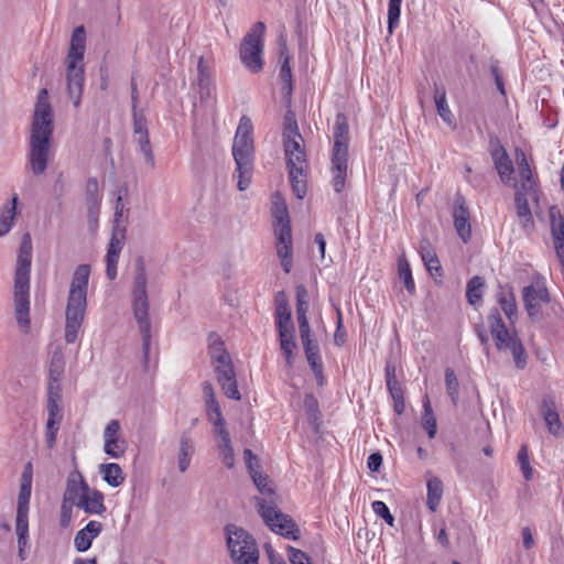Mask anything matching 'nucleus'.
I'll list each match as a JSON object with an SVG mask.
<instances>
[{
	"label": "nucleus",
	"instance_id": "nucleus-3",
	"mask_svg": "<svg viewBox=\"0 0 564 564\" xmlns=\"http://www.w3.org/2000/svg\"><path fill=\"white\" fill-rule=\"evenodd\" d=\"M32 261V242L29 234L22 238L17 259L14 276V307L19 326L30 327V271Z\"/></svg>",
	"mask_w": 564,
	"mask_h": 564
},
{
	"label": "nucleus",
	"instance_id": "nucleus-27",
	"mask_svg": "<svg viewBox=\"0 0 564 564\" xmlns=\"http://www.w3.org/2000/svg\"><path fill=\"white\" fill-rule=\"evenodd\" d=\"M195 454V445L188 432H183L180 436V446L177 451V467L181 473H185Z\"/></svg>",
	"mask_w": 564,
	"mask_h": 564
},
{
	"label": "nucleus",
	"instance_id": "nucleus-13",
	"mask_svg": "<svg viewBox=\"0 0 564 564\" xmlns=\"http://www.w3.org/2000/svg\"><path fill=\"white\" fill-rule=\"evenodd\" d=\"M123 212L124 204L122 202V196L119 195L115 205L112 234L106 254V275L109 280H115L117 276V264L121 250L124 246L126 227L120 225L121 218L123 217Z\"/></svg>",
	"mask_w": 564,
	"mask_h": 564
},
{
	"label": "nucleus",
	"instance_id": "nucleus-32",
	"mask_svg": "<svg viewBox=\"0 0 564 564\" xmlns=\"http://www.w3.org/2000/svg\"><path fill=\"white\" fill-rule=\"evenodd\" d=\"M99 474L102 479L111 487H119L123 484L126 475L117 463H106L99 466Z\"/></svg>",
	"mask_w": 564,
	"mask_h": 564
},
{
	"label": "nucleus",
	"instance_id": "nucleus-9",
	"mask_svg": "<svg viewBox=\"0 0 564 564\" xmlns=\"http://www.w3.org/2000/svg\"><path fill=\"white\" fill-rule=\"evenodd\" d=\"M487 322L497 349L509 350L512 354L517 368L523 369L527 365L524 347L516 332L508 329L498 308L490 311Z\"/></svg>",
	"mask_w": 564,
	"mask_h": 564
},
{
	"label": "nucleus",
	"instance_id": "nucleus-53",
	"mask_svg": "<svg viewBox=\"0 0 564 564\" xmlns=\"http://www.w3.org/2000/svg\"><path fill=\"white\" fill-rule=\"evenodd\" d=\"M15 532L18 536L19 556L22 561L25 560L24 549L28 545L29 538V523L15 522Z\"/></svg>",
	"mask_w": 564,
	"mask_h": 564
},
{
	"label": "nucleus",
	"instance_id": "nucleus-36",
	"mask_svg": "<svg viewBox=\"0 0 564 564\" xmlns=\"http://www.w3.org/2000/svg\"><path fill=\"white\" fill-rule=\"evenodd\" d=\"M304 352L306 356V360L314 372L318 384H323L324 376H323V362L319 355V346L318 344L305 346Z\"/></svg>",
	"mask_w": 564,
	"mask_h": 564
},
{
	"label": "nucleus",
	"instance_id": "nucleus-24",
	"mask_svg": "<svg viewBox=\"0 0 564 564\" xmlns=\"http://www.w3.org/2000/svg\"><path fill=\"white\" fill-rule=\"evenodd\" d=\"M491 156L500 180L502 183L509 184L514 172L513 164L509 154L505 148L498 145L491 151Z\"/></svg>",
	"mask_w": 564,
	"mask_h": 564
},
{
	"label": "nucleus",
	"instance_id": "nucleus-44",
	"mask_svg": "<svg viewBox=\"0 0 564 564\" xmlns=\"http://www.w3.org/2000/svg\"><path fill=\"white\" fill-rule=\"evenodd\" d=\"M17 204L18 196L14 195L11 200L10 207L6 210V213L0 217V237L10 231L13 220L17 215Z\"/></svg>",
	"mask_w": 564,
	"mask_h": 564
},
{
	"label": "nucleus",
	"instance_id": "nucleus-6",
	"mask_svg": "<svg viewBox=\"0 0 564 564\" xmlns=\"http://www.w3.org/2000/svg\"><path fill=\"white\" fill-rule=\"evenodd\" d=\"M289 178L293 194L303 199L307 192V163L302 135L300 133L283 137Z\"/></svg>",
	"mask_w": 564,
	"mask_h": 564
},
{
	"label": "nucleus",
	"instance_id": "nucleus-10",
	"mask_svg": "<svg viewBox=\"0 0 564 564\" xmlns=\"http://www.w3.org/2000/svg\"><path fill=\"white\" fill-rule=\"evenodd\" d=\"M227 549L234 564H258L259 549L253 536L236 524L225 527Z\"/></svg>",
	"mask_w": 564,
	"mask_h": 564
},
{
	"label": "nucleus",
	"instance_id": "nucleus-19",
	"mask_svg": "<svg viewBox=\"0 0 564 564\" xmlns=\"http://www.w3.org/2000/svg\"><path fill=\"white\" fill-rule=\"evenodd\" d=\"M516 160L520 178V185L517 187V191L538 193L536 178L529 165L525 153L521 149L516 150Z\"/></svg>",
	"mask_w": 564,
	"mask_h": 564
},
{
	"label": "nucleus",
	"instance_id": "nucleus-43",
	"mask_svg": "<svg viewBox=\"0 0 564 564\" xmlns=\"http://www.w3.org/2000/svg\"><path fill=\"white\" fill-rule=\"evenodd\" d=\"M310 310L308 293L304 285L296 286V317L299 319L307 318Z\"/></svg>",
	"mask_w": 564,
	"mask_h": 564
},
{
	"label": "nucleus",
	"instance_id": "nucleus-22",
	"mask_svg": "<svg viewBox=\"0 0 564 564\" xmlns=\"http://www.w3.org/2000/svg\"><path fill=\"white\" fill-rule=\"evenodd\" d=\"M348 145H349V127H348L347 118L344 113H338L336 116L335 126H334V143H333V148H332V153L348 154Z\"/></svg>",
	"mask_w": 564,
	"mask_h": 564
},
{
	"label": "nucleus",
	"instance_id": "nucleus-12",
	"mask_svg": "<svg viewBox=\"0 0 564 564\" xmlns=\"http://www.w3.org/2000/svg\"><path fill=\"white\" fill-rule=\"evenodd\" d=\"M257 503L261 518L271 531L291 540L300 538V530L294 521L276 508L272 498L269 501L257 498Z\"/></svg>",
	"mask_w": 564,
	"mask_h": 564
},
{
	"label": "nucleus",
	"instance_id": "nucleus-62",
	"mask_svg": "<svg viewBox=\"0 0 564 564\" xmlns=\"http://www.w3.org/2000/svg\"><path fill=\"white\" fill-rule=\"evenodd\" d=\"M293 133H300L297 129V123L294 117V113L289 111L286 112L284 117V132L283 137H286V134H293Z\"/></svg>",
	"mask_w": 564,
	"mask_h": 564
},
{
	"label": "nucleus",
	"instance_id": "nucleus-28",
	"mask_svg": "<svg viewBox=\"0 0 564 564\" xmlns=\"http://www.w3.org/2000/svg\"><path fill=\"white\" fill-rule=\"evenodd\" d=\"M536 193H529L523 191H516L514 202L517 215L524 229L532 228L534 223L529 207L528 197H534Z\"/></svg>",
	"mask_w": 564,
	"mask_h": 564
},
{
	"label": "nucleus",
	"instance_id": "nucleus-20",
	"mask_svg": "<svg viewBox=\"0 0 564 564\" xmlns=\"http://www.w3.org/2000/svg\"><path fill=\"white\" fill-rule=\"evenodd\" d=\"M348 170V154L332 153L330 156V184L336 193L345 188Z\"/></svg>",
	"mask_w": 564,
	"mask_h": 564
},
{
	"label": "nucleus",
	"instance_id": "nucleus-38",
	"mask_svg": "<svg viewBox=\"0 0 564 564\" xmlns=\"http://www.w3.org/2000/svg\"><path fill=\"white\" fill-rule=\"evenodd\" d=\"M485 281L482 278L473 276L467 283L466 297L470 305L478 306L482 302Z\"/></svg>",
	"mask_w": 564,
	"mask_h": 564
},
{
	"label": "nucleus",
	"instance_id": "nucleus-56",
	"mask_svg": "<svg viewBox=\"0 0 564 564\" xmlns=\"http://www.w3.org/2000/svg\"><path fill=\"white\" fill-rule=\"evenodd\" d=\"M61 422L47 420L45 429V444L47 448H53L56 443L57 433L59 430Z\"/></svg>",
	"mask_w": 564,
	"mask_h": 564
},
{
	"label": "nucleus",
	"instance_id": "nucleus-26",
	"mask_svg": "<svg viewBox=\"0 0 564 564\" xmlns=\"http://www.w3.org/2000/svg\"><path fill=\"white\" fill-rule=\"evenodd\" d=\"M541 411L549 432L554 436L561 435L563 425L552 398H543Z\"/></svg>",
	"mask_w": 564,
	"mask_h": 564
},
{
	"label": "nucleus",
	"instance_id": "nucleus-47",
	"mask_svg": "<svg viewBox=\"0 0 564 564\" xmlns=\"http://www.w3.org/2000/svg\"><path fill=\"white\" fill-rule=\"evenodd\" d=\"M276 254L285 273H290L293 267V245H275Z\"/></svg>",
	"mask_w": 564,
	"mask_h": 564
},
{
	"label": "nucleus",
	"instance_id": "nucleus-48",
	"mask_svg": "<svg viewBox=\"0 0 564 564\" xmlns=\"http://www.w3.org/2000/svg\"><path fill=\"white\" fill-rule=\"evenodd\" d=\"M517 460L520 467V470L525 480H531L533 478V468L530 464L529 459V449L527 445H522L518 452Z\"/></svg>",
	"mask_w": 564,
	"mask_h": 564
},
{
	"label": "nucleus",
	"instance_id": "nucleus-60",
	"mask_svg": "<svg viewBox=\"0 0 564 564\" xmlns=\"http://www.w3.org/2000/svg\"><path fill=\"white\" fill-rule=\"evenodd\" d=\"M205 403H206L207 415H208L209 421H212L214 423V421H220L224 419L219 403L216 400V398H214L213 401H210V400L205 401Z\"/></svg>",
	"mask_w": 564,
	"mask_h": 564
},
{
	"label": "nucleus",
	"instance_id": "nucleus-37",
	"mask_svg": "<svg viewBox=\"0 0 564 564\" xmlns=\"http://www.w3.org/2000/svg\"><path fill=\"white\" fill-rule=\"evenodd\" d=\"M434 101L436 106L437 113L442 118L444 122L447 124L453 123V113L448 107L447 100H446V91L444 87L435 85L434 88Z\"/></svg>",
	"mask_w": 564,
	"mask_h": 564
},
{
	"label": "nucleus",
	"instance_id": "nucleus-40",
	"mask_svg": "<svg viewBox=\"0 0 564 564\" xmlns=\"http://www.w3.org/2000/svg\"><path fill=\"white\" fill-rule=\"evenodd\" d=\"M422 426L427 432L430 438L435 437L437 432L436 417L433 413L432 405L427 395L423 399Z\"/></svg>",
	"mask_w": 564,
	"mask_h": 564
},
{
	"label": "nucleus",
	"instance_id": "nucleus-29",
	"mask_svg": "<svg viewBox=\"0 0 564 564\" xmlns=\"http://www.w3.org/2000/svg\"><path fill=\"white\" fill-rule=\"evenodd\" d=\"M420 254L424 265L426 267V270L432 275H442L441 262L429 240L421 241Z\"/></svg>",
	"mask_w": 564,
	"mask_h": 564
},
{
	"label": "nucleus",
	"instance_id": "nucleus-21",
	"mask_svg": "<svg viewBox=\"0 0 564 564\" xmlns=\"http://www.w3.org/2000/svg\"><path fill=\"white\" fill-rule=\"evenodd\" d=\"M104 494L95 488H89L80 499L75 501V506L83 509L88 514H102L106 511Z\"/></svg>",
	"mask_w": 564,
	"mask_h": 564
},
{
	"label": "nucleus",
	"instance_id": "nucleus-7",
	"mask_svg": "<svg viewBox=\"0 0 564 564\" xmlns=\"http://www.w3.org/2000/svg\"><path fill=\"white\" fill-rule=\"evenodd\" d=\"M133 316L142 337V350L145 362L151 345V321L149 316V299L147 293V275L143 267H139L132 288Z\"/></svg>",
	"mask_w": 564,
	"mask_h": 564
},
{
	"label": "nucleus",
	"instance_id": "nucleus-57",
	"mask_svg": "<svg viewBox=\"0 0 564 564\" xmlns=\"http://www.w3.org/2000/svg\"><path fill=\"white\" fill-rule=\"evenodd\" d=\"M387 387L393 400H399L403 397V392L394 378V375L390 371L389 367L386 369Z\"/></svg>",
	"mask_w": 564,
	"mask_h": 564
},
{
	"label": "nucleus",
	"instance_id": "nucleus-23",
	"mask_svg": "<svg viewBox=\"0 0 564 564\" xmlns=\"http://www.w3.org/2000/svg\"><path fill=\"white\" fill-rule=\"evenodd\" d=\"M102 524L91 520L80 529L74 538V546L78 552H86L90 549L93 541L101 533Z\"/></svg>",
	"mask_w": 564,
	"mask_h": 564
},
{
	"label": "nucleus",
	"instance_id": "nucleus-31",
	"mask_svg": "<svg viewBox=\"0 0 564 564\" xmlns=\"http://www.w3.org/2000/svg\"><path fill=\"white\" fill-rule=\"evenodd\" d=\"M275 324L278 332H294V325L292 323L291 310L288 302L284 299L276 300L275 307Z\"/></svg>",
	"mask_w": 564,
	"mask_h": 564
},
{
	"label": "nucleus",
	"instance_id": "nucleus-50",
	"mask_svg": "<svg viewBox=\"0 0 564 564\" xmlns=\"http://www.w3.org/2000/svg\"><path fill=\"white\" fill-rule=\"evenodd\" d=\"M445 384L447 393L454 404L457 403L459 393V383L453 369L447 368L445 370Z\"/></svg>",
	"mask_w": 564,
	"mask_h": 564
},
{
	"label": "nucleus",
	"instance_id": "nucleus-49",
	"mask_svg": "<svg viewBox=\"0 0 564 564\" xmlns=\"http://www.w3.org/2000/svg\"><path fill=\"white\" fill-rule=\"evenodd\" d=\"M279 77L281 83L283 84L282 90L286 95H291L293 85H292V70L290 66V56H285L284 61L281 64Z\"/></svg>",
	"mask_w": 564,
	"mask_h": 564
},
{
	"label": "nucleus",
	"instance_id": "nucleus-59",
	"mask_svg": "<svg viewBox=\"0 0 564 564\" xmlns=\"http://www.w3.org/2000/svg\"><path fill=\"white\" fill-rule=\"evenodd\" d=\"M276 245H292V232L290 225L274 227Z\"/></svg>",
	"mask_w": 564,
	"mask_h": 564
},
{
	"label": "nucleus",
	"instance_id": "nucleus-39",
	"mask_svg": "<svg viewBox=\"0 0 564 564\" xmlns=\"http://www.w3.org/2000/svg\"><path fill=\"white\" fill-rule=\"evenodd\" d=\"M280 348L289 367L293 366L294 350L296 343L294 340V332L279 333Z\"/></svg>",
	"mask_w": 564,
	"mask_h": 564
},
{
	"label": "nucleus",
	"instance_id": "nucleus-5",
	"mask_svg": "<svg viewBox=\"0 0 564 564\" xmlns=\"http://www.w3.org/2000/svg\"><path fill=\"white\" fill-rule=\"evenodd\" d=\"M86 32L84 26H77L73 31L67 54V90L69 98L77 108L80 105L84 86V53Z\"/></svg>",
	"mask_w": 564,
	"mask_h": 564
},
{
	"label": "nucleus",
	"instance_id": "nucleus-64",
	"mask_svg": "<svg viewBox=\"0 0 564 564\" xmlns=\"http://www.w3.org/2000/svg\"><path fill=\"white\" fill-rule=\"evenodd\" d=\"M213 424L215 426L216 435L219 436L220 438L219 443L230 442V435L228 430L226 429L225 420L223 419L220 421H214Z\"/></svg>",
	"mask_w": 564,
	"mask_h": 564
},
{
	"label": "nucleus",
	"instance_id": "nucleus-51",
	"mask_svg": "<svg viewBox=\"0 0 564 564\" xmlns=\"http://www.w3.org/2000/svg\"><path fill=\"white\" fill-rule=\"evenodd\" d=\"M65 361L61 351H54L50 364V380H61Z\"/></svg>",
	"mask_w": 564,
	"mask_h": 564
},
{
	"label": "nucleus",
	"instance_id": "nucleus-1",
	"mask_svg": "<svg viewBox=\"0 0 564 564\" xmlns=\"http://www.w3.org/2000/svg\"><path fill=\"white\" fill-rule=\"evenodd\" d=\"M53 134V111L46 88L37 94L30 135V165L36 175L43 174L47 166L51 139Z\"/></svg>",
	"mask_w": 564,
	"mask_h": 564
},
{
	"label": "nucleus",
	"instance_id": "nucleus-41",
	"mask_svg": "<svg viewBox=\"0 0 564 564\" xmlns=\"http://www.w3.org/2000/svg\"><path fill=\"white\" fill-rule=\"evenodd\" d=\"M398 272L399 278L403 281L405 289L409 293H414L415 283L412 276V271L409 264V261L404 256L400 257L398 260Z\"/></svg>",
	"mask_w": 564,
	"mask_h": 564
},
{
	"label": "nucleus",
	"instance_id": "nucleus-63",
	"mask_svg": "<svg viewBox=\"0 0 564 564\" xmlns=\"http://www.w3.org/2000/svg\"><path fill=\"white\" fill-rule=\"evenodd\" d=\"M59 402L61 401L47 400V420L62 421Z\"/></svg>",
	"mask_w": 564,
	"mask_h": 564
},
{
	"label": "nucleus",
	"instance_id": "nucleus-8",
	"mask_svg": "<svg viewBox=\"0 0 564 564\" xmlns=\"http://www.w3.org/2000/svg\"><path fill=\"white\" fill-rule=\"evenodd\" d=\"M208 350L217 381L224 393L229 399L240 400L241 395L236 381V372L231 358L224 347V341L218 336H210Z\"/></svg>",
	"mask_w": 564,
	"mask_h": 564
},
{
	"label": "nucleus",
	"instance_id": "nucleus-4",
	"mask_svg": "<svg viewBox=\"0 0 564 564\" xmlns=\"http://www.w3.org/2000/svg\"><path fill=\"white\" fill-rule=\"evenodd\" d=\"M252 132L253 124L251 119L242 116L239 120L232 144V156L239 176V191H246L251 183L254 160Z\"/></svg>",
	"mask_w": 564,
	"mask_h": 564
},
{
	"label": "nucleus",
	"instance_id": "nucleus-58",
	"mask_svg": "<svg viewBox=\"0 0 564 564\" xmlns=\"http://www.w3.org/2000/svg\"><path fill=\"white\" fill-rule=\"evenodd\" d=\"M372 510L378 517L382 518L389 525H393L394 518L390 513L388 506L383 501H373Z\"/></svg>",
	"mask_w": 564,
	"mask_h": 564
},
{
	"label": "nucleus",
	"instance_id": "nucleus-16",
	"mask_svg": "<svg viewBox=\"0 0 564 564\" xmlns=\"http://www.w3.org/2000/svg\"><path fill=\"white\" fill-rule=\"evenodd\" d=\"M32 490V465L29 463L21 476L15 522L29 523V505Z\"/></svg>",
	"mask_w": 564,
	"mask_h": 564
},
{
	"label": "nucleus",
	"instance_id": "nucleus-54",
	"mask_svg": "<svg viewBox=\"0 0 564 564\" xmlns=\"http://www.w3.org/2000/svg\"><path fill=\"white\" fill-rule=\"evenodd\" d=\"M297 323L300 338L303 347L318 344L317 340L312 335L308 318L299 319Z\"/></svg>",
	"mask_w": 564,
	"mask_h": 564
},
{
	"label": "nucleus",
	"instance_id": "nucleus-33",
	"mask_svg": "<svg viewBox=\"0 0 564 564\" xmlns=\"http://www.w3.org/2000/svg\"><path fill=\"white\" fill-rule=\"evenodd\" d=\"M89 488L79 473L70 474L67 479L65 499L72 500L75 503Z\"/></svg>",
	"mask_w": 564,
	"mask_h": 564
},
{
	"label": "nucleus",
	"instance_id": "nucleus-30",
	"mask_svg": "<svg viewBox=\"0 0 564 564\" xmlns=\"http://www.w3.org/2000/svg\"><path fill=\"white\" fill-rule=\"evenodd\" d=\"M550 221L554 249L564 250V217L556 207L550 209Z\"/></svg>",
	"mask_w": 564,
	"mask_h": 564
},
{
	"label": "nucleus",
	"instance_id": "nucleus-15",
	"mask_svg": "<svg viewBox=\"0 0 564 564\" xmlns=\"http://www.w3.org/2000/svg\"><path fill=\"white\" fill-rule=\"evenodd\" d=\"M104 452L111 458H120L124 455L127 443L121 433V424L118 420H110L102 432Z\"/></svg>",
	"mask_w": 564,
	"mask_h": 564
},
{
	"label": "nucleus",
	"instance_id": "nucleus-18",
	"mask_svg": "<svg viewBox=\"0 0 564 564\" xmlns=\"http://www.w3.org/2000/svg\"><path fill=\"white\" fill-rule=\"evenodd\" d=\"M454 226L464 242H467L471 236V229L469 224V212L466 206L465 198L457 196L454 202Z\"/></svg>",
	"mask_w": 564,
	"mask_h": 564
},
{
	"label": "nucleus",
	"instance_id": "nucleus-61",
	"mask_svg": "<svg viewBox=\"0 0 564 564\" xmlns=\"http://www.w3.org/2000/svg\"><path fill=\"white\" fill-rule=\"evenodd\" d=\"M289 557L292 564H311L308 556L295 547L289 546Z\"/></svg>",
	"mask_w": 564,
	"mask_h": 564
},
{
	"label": "nucleus",
	"instance_id": "nucleus-46",
	"mask_svg": "<svg viewBox=\"0 0 564 564\" xmlns=\"http://www.w3.org/2000/svg\"><path fill=\"white\" fill-rule=\"evenodd\" d=\"M86 199L89 207V213L93 208L97 207L100 202L99 184L96 178H89L85 186Z\"/></svg>",
	"mask_w": 564,
	"mask_h": 564
},
{
	"label": "nucleus",
	"instance_id": "nucleus-55",
	"mask_svg": "<svg viewBox=\"0 0 564 564\" xmlns=\"http://www.w3.org/2000/svg\"><path fill=\"white\" fill-rule=\"evenodd\" d=\"M218 451H219L221 460L226 465V467L232 468L235 466V455H234V448L231 446V441L225 442V443H218Z\"/></svg>",
	"mask_w": 564,
	"mask_h": 564
},
{
	"label": "nucleus",
	"instance_id": "nucleus-17",
	"mask_svg": "<svg viewBox=\"0 0 564 564\" xmlns=\"http://www.w3.org/2000/svg\"><path fill=\"white\" fill-rule=\"evenodd\" d=\"M197 86L199 100L204 105L216 104V89L208 72V67L205 65L204 58L199 57L197 63Z\"/></svg>",
	"mask_w": 564,
	"mask_h": 564
},
{
	"label": "nucleus",
	"instance_id": "nucleus-11",
	"mask_svg": "<svg viewBox=\"0 0 564 564\" xmlns=\"http://www.w3.org/2000/svg\"><path fill=\"white\" fill-rule=\"evenodd\" d=\"M265 32V25L263 22H257L243 36L239 57L241 64L251 73H259L264 65L263 62V36Z\"/></svg>",
	"mask_w": 564,
	"mask_h": 564
},
{
	"label": "nucleus",
	"instance_id": "nucleus-35",
	"mask_svg": "<svg viewBox=\"0 0 564 564\" xmlns=\"http://www.w3.org/2000/svg\"><path fill=\"white\" fill-rule=\"evenodd\" d=\"M498 303L510 324L513 325L518 317V307L513 292L510 290L501 291L498 295Z\"/></svg>",
	"mask_w": 564,
	"mask_h": 564
},
{
	"label": "nucleus",
	"instance_id": "nucleus-14",
	"mask_svg": "<svg viewBox=\"0 0 564 564\" xmlns=\"http://www.w3.org/2000/svg\"><path fill=\"white\" fill-rule=\"evenodd\" d=\"M522 299L529 317L539 319L542 316V304H547L551 300L545 280L538 276L532 284L524 286Z\"/></svg>",
	"mask_w": 564,
	"mask_h": 564
},
{
	"label": "nucleus",
	"instance_id": "nucleus-45",
	"mask_svg": "<svg viewBox=\"0 0 564 564\" xmlns=\"http://www.w3.org/2000/svg\"><path fill=\"white\" fill-rule=\"evenodd\" d=\"M403 0H389L388 2V33L391 35L399 25L401 4Z\"/></svg>",
	"mask_w": 564,
	"mask_h": 564
},
{
	"label": "nucleus",
	"instance_id": "nucleus-52",
	"mask_svg": "<svg viewBox=\"0 0 564 564\" xmlns=\"http://www.w3.org/2000/svg\"><path fill=\"white\" fill-rule=\"evenodd\" d=\"M273 202V217L275 218V226L290 225L289 213L285 203L280 198L275 197Z\"/></svg>",
	"mask_w": 564,
	"mask_h": 564
},
{
	"label": "nucleus",
	"instance_id": "nucleus-25",
	"mask_svg": "<svg viewBox=\"0 0 564 564\" xmlns=\"http://www.w3.org/2000/svg\"><path fill=\"white\" fill-rule=\"evenodd\" d=\"M247 467L249 469V473L252 477V480L254 485L257 486L258 490L268 497H272L274 495L273 489L269 486V479L268 476L262 475L258 469L254 468V463L257 462V457L252 454L251 449H245L243 452Z\"/></svg>",
	"mask_w": 564,
	"mask_h": 564
},
{
	"label": "nucleus",
	"instance_id": "nucleus-2",
	"mask_svg": "<svg viewBox=\"0 0 564 564\" xmlns=\"http://www.w3.org/2000/svg\"><path fill=\"white\" fill-rule=\"evenodd\" d=\"M90 276V267L79 264L72 276L67 304L65 310V340L75 343L82 332L87 307V290Z\"/></svg>",
	"mask_w": 564,
	"mask_h": 564
},
{
	"label": "nucleus",
	"instance_id": "nucleus-42",
	"mask_svg": "<svg viewBox=\"0 0 564 564\" xmlns=\"http://www.w3.org/2000/svg\"><path fill=\"white\" fill-rule=\"evenodd\" d=\"M134 138L139 145L140 152L144 156L147 164H149V166L151 169H153L155 166V160H154L151 142L149 139V132L135 134Z\"/></svg>",
	"mask_w": 564,
	"mask_h": 564
},
{
	"label": "nucleus",
	"instance_id": "nucleus-34",
	"mask_svg": "<svg viewBox=\"0 0 564 564\" xmlns=\"http://www.w3.org/2000/svg\"><path fill=\"white\" fill-rule=\"evenodd\" d=\"M427 495L426 505L434 512L440 506L443 496V482L438 477H431L426 484Z\"/></svg>",
	"mask_w": 564,
	"mask_h": 564
}]
</instances>
